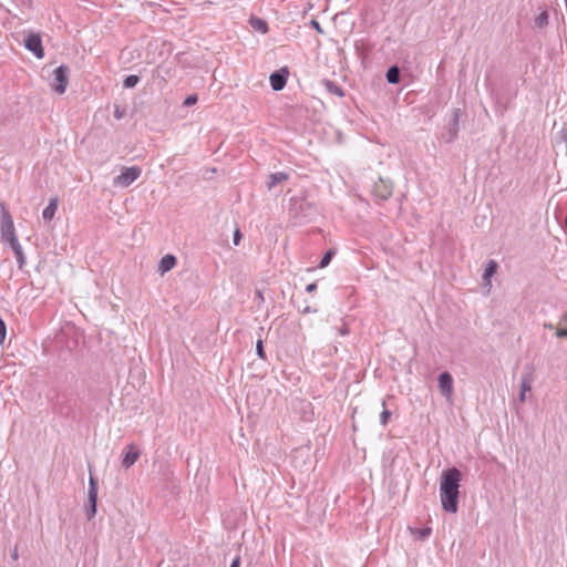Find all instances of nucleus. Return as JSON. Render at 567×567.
I'll return each mask as SVG.
<instances>
[{
    "label": "nucleus",
    "mask_w": 567,
    "mask_h": 567,
    "mask_svg": "<svg viewBox=\"0 0 567 567\" xmlns=\"http://www.w3.org/2000/svg\"><path fill=\"white\" fill-rule=\"evenodd\" d=\"M534 381H535L534 369L530 367H526L520 375L519 396H518L520 403H524L526 401V393L532 391Z\"/></svg>",
    "instance_id": "obj_8"
},
{
    "label": "nucleus",
    "mask_w": 567,
    "mask_h": 567,
    "mask_svg": "<svg viewBox=\"0 0 567 567\" xmlns=\"http://www.w3.org/2000/svg\"><path fill=\"white\" fill-rule=\"evenodd\" d=\"M142 452L135 444H128L122 452L121 465L127 470L140 458Z\"/></svg>",
    "instance_id": "obj_10"
},
{
    "label": "nucleus",
    "mask_w": 567,
    "mask_h": 567,
    "mask_svg": "<svg viewBox=\"0 0 567 567\" xmlns=\"http://www.w3.org/2000/svg\"><path fill=\"white\" fill-rule=\"evenodd\" d=\"M24 47L27 50L32 52L35 58L42 59L44 56V49L42 45V39L39 33L30 32L25 35Z\"/></svg>",
    "instance_id": "obj_9"
},
{
    "label": "nucleus",
    "mask_w": 567,
    "mask_h": 567,
    "mask_svg": "<svg viewBox=\"0 0 567 567\" xmlns=\"http://www.w3.org/2000/svg\"><path fill=\"white\" fill-rule=\"evenodd\" d=\"M126 114L125 109L121 107L120 105H115L114 107V117L116 120H122Z\"/></svg>",
    "instance_id": "obj_28"
},
{
    "label": "nucleus",
    "mask_w": 567,
    "mask_h": 567,
    "mask_svg": "<svg viewBox=\"0 0 567 567\" xmlns=\"http://www.w3.org/2000/svg\"><path fill=\"white\" fill-rule=\"evenodd\" d=\"M333 256H334V252H333L332 250H328V251L323 255V257L321 258V260H320V262H319V267H320V268H324V267H327V266L330 264V261H331V259H332V257H333Z\"/></svg>",
    "instance_id": "obj_25"
},
{
    "label": "nucleus",
    "mask_w": 567,
    "mask_h": 567,
    "mask_svg": "<svg viewBox=\"0 0 567 567\" xmlns=\"http://www.w3.org/2000/svg\"><path fill=\"white\" fill-rule=\"evenodd\" d=\"M382 408H383V411L380 414V423H381V425L386 426L392 413L386 409L385 400H382Z\"/></svg>",
    "instance_id": "obj_22"
},
{
    "label": "nucleus",
    "mask_w": 567,
    "mask_h": 567,
    "mask_svg": "<svg viewBox=\"0 0 567 567\" xmlns=\"http://www.w3.org/2000/svg\"><path fill=\"white\" fill-rule=\"evenodd\" d=\"M310 25H311L315 30H317V32H319V33H323V30H322V28H321L320 23H319L317 20L312 19V20L310 21Z\"/></svg>",
    "instance_id": "obj_31"
},
{
    "label": "nucleus",
    "mask_w": 567,
    "mask_h": 567,
    "mask_svg": "<svg viewBox=\"0 0 567 567\" xmlns=\"http://www.w3.org/2000/svg\"><path fill=\"white\" fill-rule=\"evenodd\" d=\"M440 393L450 400L453 396V377L450 372L444 371L439 375Z\"/></svg>",
    "instance_id": "obj_11"
},
{
    "label": "nucleus",
    "mask_w": 567,
    "mask_h": 567,
    "mask_svg": "<svg viewBox=\"0 0 567 567\" xmlns=\"http://www.w3.org/2000/svg\"><path fill=\"white\" fill-rule=\"evenodd\" d=\"M564 227H565V229L567 230V215H566V218H565Z\"/></svg>",
    "instance_id": "obj_41"
},
{
    "label": "nucleus",
    "mask_w": 567,
    "mask_h": 567,
    "mask_svg": "<svg viewBox=\"0 0 567 567\" xmlns=\"http://www.w3.org/2000/svg\"><path fill=\"white\" fill-rule=\"evenodd\" d=\"M567 323V313H565L561 319H560V322L559 323Z\"/></svg>",
    "instance_id": "obj_39"
},
{
    "label": "nucleus",
    "mask_w": 567,
    "mask_h": 567,
    "mask_svg": "<svg viewBox=\"0 0 567 567\" xmlns=\"http://www.w3.org/2000/svg\"><path fill=\"white\" fill-rule=\"evenodd\" d=\"M410 530H411L412 535H414L420 540H425L432 534L431 527L410 528Z\"/></svg>",
    "instance_id": "obj_21"
},
{
    "label": "nucleus",
    "mask_w": 567,
    "mask_h": 567,
    "mask_svg": "<svg viewBox=\"0 0 567 567\" xmlns=\"http://www.w3.org/2000/svg\"><path fill=\"white\" fill-rule=\"evenodd\" d=\"M288 70L286 68L272 72L269 76L270 85L274 91H281L288 79Z\"/></svg>",
    "instance_id": "obj_12"
},
{
    "label": "nucleus",
    "mask_w": 567,
    "mask_h": 567,
    "mask_svg": "<svg viewBox=\"0 0 567 567\" xmlns=\"http://www.w3.org/2000/svg\"><path fill=\"white\" fill-rule=\"evenodd\" d=\"M386 81L391 84H399L401 82V70L398 65H392L388 69L385 74Z\"/></svg>",
    "instance_id": "obj_18"
},
{
    "label": "nucleus",
    "mask_w": 567,
    "mask_h": 567,
    "mask_svg": "<svg viewBox=\"0 0 567 567\" xmlns=\"http://www.w3.org/2000/svg\"><path fill=\"white\" fill-rule=\"evenodd\" d=\"M340 333L341 334H348L349 333V330L346 326H343L341 329H340Z\"/></svg>",
    "instance_id": "obj_38"
},
{
    "label": "nucleus",
    "mask_w": 567,
    "mask_h": 567,
    "mask_svg": "<svg viewBox=\"0 0 567 567\" xmlns=\"http://www.w3.org/2000/svg\"><path fill=\"white\" fill-rule=\"evenodd\" d=\"M176 264H177L176 257L172 254H167L164 257H162V259L159 260L158 272H161V275H164V274L168 272L169 270H172L176 266Z\"/></svg>",
    "instance_id": "obj_14"
},
{
    "label": "nucleus",
    "mask_w": 567,
    "mask_h": 567,
    "mask_svg": "<svg viewBox=\"0 0 567 567\" xmlns=\"http://www.w3.org/2000/svg\"><path fill=\"white\" fill-rule=\"evenodd\" d=\"M7 336V326L3 321V319L0 317V344L3 343Z\"/></svg>",
    "instance_id": "obj_27"
},
{
    "label": "nucleus",
    "mask_w": 567,
    "mask_h": 567,
    "mask_svg": "<svg viewBox=\"0 0 567 567\" xmlns=\"http://www.w3.org/2000/svg\"><path fill=\"white\" fill-rule=\"evenodd\" d=\"M11 249L13 250L14 252V256H16V259H17V264H18V267L19 269H23V267L25 266L27 264V259H25V256H24V252H23V249L18 240V238L16 239H12V240H9L7 241Z\"/></svg>",
    "instance_id": "obj_13"
},
{
    "label": "nucleus",
    "mask_w": 567,
    "mask_h": 567,
    "mask_svg": "<svg viewBox=\"0 0 567 567\" xmlns=\"http://www.w3.org/2000/svg\"><path fill=\"white\" fill-rule=\"evenodd\" d=\"M317 312V309L315 308H311L310 306H306L302 310H301V313L306 315V313H315Z\"/></svg>",
    "instance_id": "obj_35"
},
{
    "label": "nucleus",
    "mask_w": 567,
    "mask_h": 567,
    "mask_svg": "<svg viewBox=\"0 0 567 567\" xmlns=\"http://www.w3.org/2000/svg\"><path fill=\"white\" fill-rule=\"evenodd\" d=\"M256 353L257 355L265 360L266 359V352H265V349H264V342L261 339H259L256 343Z\"/></svg>",
    "instance_id": "obj_26"
},
{
    "label": "nucleus",
    "mask_w": 567,
    "mask_h": 567,
    "mask_svg": "<svg viewBox=\"0 0 567 567\" xmlns=\"http://www.w3.org/2000/svg\"><path fill=\"white\" fill-rule=\"evenodd\" d=\"M463 115V111L461 109H454L452 113V118L447 124L446 132L442 134V138L446 144L454 142L457 138L460 131V118Z\"/></svg>",
    "instance_id": "obj_6"
},
{
    "label": "nucleus",
    "mask_w": 567,
    "mask_h": 567,
    "mask_svg": "<svg viewBox=\"0 0 567 567\" xmlns=\"http://www.w3.org/2000/svg\"><path fill=\"white\" fill-rule=\"evenodd\" d=\"M560 140L567 143V127H563L559 132Z\"/></svg>",
    "instance_id": "obj_34"
},
{
    "label": "nucleus",
    "mask_w": 567,
    "mask_h": 567,
    "mask_svg": "<svg viewBox=\"0 0 567 567\" xmlns=\"http://www.w3.org/2000/svg\"><path fill=\"white\" fill-rule=\"evenodd\" d=\"M545 328H547V329H553V328H554V326H553L551 323H545Z\"/></svg>",
    "instance_id": "obj_40"
},
{
    "label": "nucleus",
    "mask_w": 567,
    "mask_h": 567,
    "mask_svg": "<svg viewBox=\"0 0 567 567\" xmlns=\"http://www.w3.org/2000/svg\"><path fill=\"white\" fill-rule=\"evenodd\" d=\"M140 82V76L135 74L127 75L123 81V86L125 89H133Z\"/></svg>",
    "instance_id": "obj_23"
},
{
    "label": "nucleus",
    "mask_w": 567,
    "mask_h": 567,
    "mask_svg": "<svg viewBox=\"0 0 567 567\" xmlns=\"http://www.w3.org/2000/svg\"><path fill=\"white\" fill-rule=\"evenodd\" d=\"M0 234L4 243L18 238L12 216L4 204H1Z\"/></svg>",
    "instance_id": "obj_2"
},
{
    "label": "nucleus",
    "mask_w": 567,
    "mask_h": 567,
    "mask_svg": "<svg viewBox=\"0 0 567 567\" xmlns=\"http://www.w3.org/2000/svg\"><path fill=\"white\" fill-rule=\"evenodd\" d=\"M498 264L493 259L488 260L483 274V280L486 285L491 286V278L496 274Z\"/></svg>",
    "instance_id": "obj_16"
},
{
    "label": "nucleus",
    "mask_w": 567,
    "mask_h": 567,
    "mask_svg": "<svg viewBox=\"0 0 567 567\" xmlns=\"http://www.w3.org/2000/svg\"><path fill=\"white\" fill-rule=\"evenodd\" d=\"M142 174L140 166L123 167L120 175L113 179V185L117 187H128Z\"/></svg>",
    "instance_id": "obj_4"
},
{
    "label": "nucleus",
    "mask_w": 567,
    "mask_h": 567,
    "mask_svg": "<svg viewBox=\"0 0 567 567\" xmlns=\"http://www.w3.org/2000/svg\"><path fill=\"white\" fill-rule=\"evenodd\" d=\"M230 567H240V556H236L231 564H230Z\"/></svg>",
    "instance_id": "obj_36"
},
{
    "label": "nucleus",
    "mask_w": 567,
    "mask_h": 567,
    "mask_svg": "<svg viewBox=\"0 0 567 567\" xmlns=\"http://www.w3.org/2000/svg\"><path fill=\"white\" fill-rule=\"evenodd\" d=\"M197 101H198L197 95H196V94H190V95H188V96L185 99V101H184V105H185V106H192V105L196 104V103H197Z\"/></svg>",
    "instance_id": "obj_29"
},
{
    "label": "nucleus",
    "mask_w": 567,
    "mask_h": 567,
    "mask_svg": "<svg viewBox=\"0 0 567 567\" xmlns=\"http://www.w3.org/2000/svg\"><path fill=\"white\" fill-rule=\"evenodd\" d=\"M317 282H311V284H308L307 287H306V291L311 293V292H315L317 290Z\"/></svg>",
    "instance_id": "obj_33"
},
{
    "label": "nucleus",
    "mask_w": 567,
    "mask_h": 567,
    "mask_svg": "<svg viewBox=\"0 0 567 567\" xmlns=\"http://www.w3.org/2000/svg\"><path fill=\"white\" fill-rule=\"evenodd\" d=\"M290 177V175L286 172H277V173H274V174H270L269 175V179L267 182V187L269 189H272L274 187H276L278 184L285 182V181H288Z\"/></svg>",
    "instance_id": "obj_15"
},
{
    "label": "nucleus",
    "mask_w": 567,
    "mask_h": 567,
    "mask_svg": "<svg viewBox=\"0 0 567 567\" xmlns=\"http://www.w3.org/2000/svg\"><path fill=\"white\" fill-rule=\"evenodd\" d=\"M251 25L262 33H266L268 31L267 22L259 18L251 19Z\"/></svg>",
    "instance_id": "obj_24"
},
{
    "label": "nucleus",
    "mask_w": 567,
    "mask_h": 567,
    "mask_svg": "<svg viewBox=\"0 0 567 567\" xmlns=\"http://www.w3.org/2000/svg\"><path fill=\"white\" fill-rule=\"evenodd\" d=\"M97 489V481L91 475L89 480L87 505L85 507L89 519L93 518L96 514Z\"/></svg>",
    "instance_id": "obj_7"
},
{
    "label": "nucleus",
    "mask_w": 567,
    "mask_h": 567,
    "mask_svg": "<svg viewBox=\"0 0 567 567\" xmlns=\"http://www.w3.org/2000/svg\"><path fill=\"white\" fill-rule=\"evenodd\" d=\"M323 83H324V86H326V89H327V91L329 93L334 94L337 96H343L344 95L343 90L336 82H333L331 80H326Z\"/></svg>",
    "instance_id": "obj_20"
},
{
    "label": "nucleus",
    "mask_w": 567,
    "mask_h": 567,
    "mask_svg": "<svg viewBox=\"0 0 567 567\" xmlns=\"http://www.w3.org/2000/svg\"><path fill=\"white\" fill-rule=\"evenodd\" d=\"M18 557H19V555H18V549H17V548H14V549L12 550V553H11V558H12L13 560H17V559H18Z\"/></svg>",
    "instance_id": "obj_37"
},
{
    "label": "nucleus",
    "mask_w": 567,
    "mask_h": 567,
    "mask_svg": "<svg viewBox=\"0 0 567 567\" xmlns=\"http://www.w3.org/2000/svg\"><path fill=\"white\" fill-rule=\"evenodd\" d=\"M557 338H567V328H558L556 330Z\"/></svg>",
    "instance_id": "obj_32"
},
{
    "label": "nucleus",
    "mask_w": 567,
    "mask_h": 567,
    "mask_svg": "<svg viewBox=\"0 0 567 567\" xmlns=\"http://www.w3.org/2000/svg\"><path fill=\"white\" fill-rule=\"evenodd\" d=\"M58 210V198H51L48 206L42 212V217L45 220H52Z\"/></svg>",
    "instance_id": "obj_17"
},
{
    "label": "nucleus",
    "mask_w": 567,
    "mask_h": 567,
    "mask_svg": "<svg viewBox=\"0 0 567 567\" xmlns=\"http://www.w3.org/2000/svg\"><path fill=\"white\" fill-rule=\"evenodd\" d=\"M393 185L390 179L379 177L371 188V194L378 204L388 200L392 196Z\"/></svg>",
    "instance_id": "obj_3"
},
{
    "label": "nucleus",
    "mask_w": 567,
    "mask_h": 567,
    "mask_svg": "<svg viewBox=\"0 0 567 567\" xmlns=\"http://www.w3.org/2000/svg\"><path fill=\"white\" fill-rule=\"evenodd\" d=\"M461 480L462 473L456 467L444 470L441 474L440 498L446 513L455 514L458 511Z\"/></svg>",
    "instance_id": "obj_1"
},
{
    "label": "nucleus",
    "mask_w": 567,
    "mask_h": 567,
    "mask_svg": "<svg viewBox=\"0 0 567 567\" xmlns=\"http://www.w3.org/2000/svg\"><path fill=\"white\" fill-rule=\"evenodd\" d=\"M240 240H241V233L239 229H236L233 235L234 245H236V246L239 245Z\"/></svg>",
    "instance_id": "obj_30"
},
{
    "label": "nucleus",
    "mask_w": 567,
    "mask_h": 567,
    "mask_svg": "<svg viewBox=\"0 0 567 567\" xmlns=\"http://www.w3.org/2000/svg\"><path fill=\"white\" fill-rule=\"evenodd\" d=\"M549 14L547 10H543L534 20V24L538 29H544L548 25Z\"/></svg>",
    "instance_id": "obj_19"
},
{
    "label": "nucleus",
    "mask_w": 567,
    "mask_h": 567,
    "mask_svg": "<svg viewBox=\"0 0 567 567\" xmlns=\"http://www.w3.org/2000/svg\"><path fill=\"white\" fill-rule=\"evenodd\" d=\"M69 74L70 69L68 65H60L53 72V82L51 83L52 89L59 93L63 94L69 84Z\"/></svg>",
    "instance_id": "obj_5"
}]
</instances>
